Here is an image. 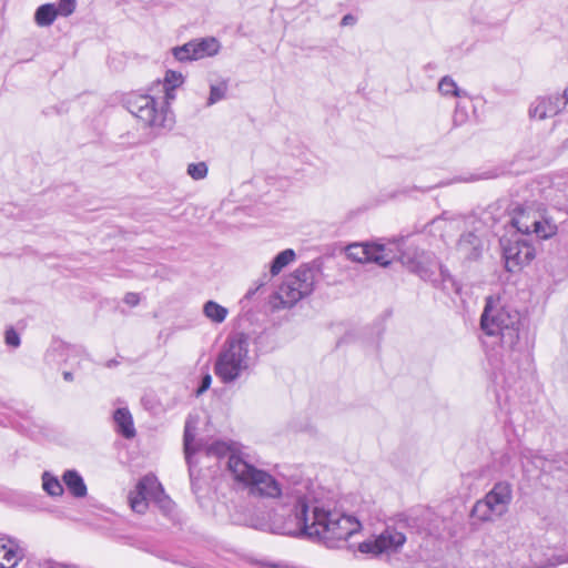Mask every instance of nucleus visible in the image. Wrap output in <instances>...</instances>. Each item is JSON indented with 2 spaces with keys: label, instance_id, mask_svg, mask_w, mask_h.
<instances>
[{
  "label": "nucleus",
  "instance_id": "obj_1",
  "mask_svg": "<svg viewBox=\"0 0 568 568\" xmlns=\"http://www.w3.org/2000/svg\"><path fill=\"white\" fill-rule=\"evenodd\" d=\"M232 478L248 489L250 495L260 498H293L294 518L300 532L315 539L327 548H341L349 537L362 529L361 521L351 515L331 511L318 505H310L306 499L308 483L296 479L284 486L275 477L256 468L241 455L233 454L226 462Z\"/></svg>",
  "mask_w": 568,
  "mask_h": 568
},
{
  "label": "nucleus",
  "instance_id": "obj_2",
  "mask_svg": "<svg viewBox=\"0 0 568 568\" xmlns=\"http://www.w3.org/2000/svg\"><path fill=\"white\" fill-rule=\"evenodd\" d=\"M480 328L486 335L498 336L501 348L507 351V361L517 362L527 349L523 316L516 308L501 303L499 297H486L480 316Z\"/></svg>",
  "mask_w": 568,
  "mask_h": 568
},
{
  "label": "nucleus",
  "instance_id": "obj_3",
  "mask_svg": "<svg viewBox=\"0 0 568 568\" xmlns=\"http://www.w3.org/2000/svg\"><path fill=\"white\" fill-rule=\"evenodd\" d=\"M182 83V74L169 70L165 73L163 83L165 100L158 101L148 94H131L125 101L126 109L146 126L171 129L174 123V116L169 108V101L175 98L174 90Z\"/></svg>",
  "mask_w": 568,
  "mask_h": 568
},
{
  "label": "nucleus",
  "instance_id": "obj_4",
  "mask_svg": "<svg viewBox=\"0 0 568 568\" xmlns=\"http://www.w3.org/2000/svg\"><path fill=\"white\" fill-rule=\"evenodd\" d=\"M419 519L410 515H399L392 523H387L384 529L358 544V551L373 558L382 555L398 554L407 540L406 532L419 531Z\"/></svg>",
  "mask_w": 568,
  "mask_h": 568
},
{
  "label": "nucleus",
  "instance_id": "obj_5",
  "mask_svg": "<svg viewBox=\"0 0 568 568\" xmlns=\"http://www.w3.org/2000/svg\"><path fill=\"white\" fill-rule=\"evenodd\" d=\"M250 341L244 333H234L227 337L214 365L215 375L230 384L239 379L250 368Z\"/></svg>",
  "mask_w": 568,
  "mask_h": 568
},
{
  "label": "nucleus",
  "instance_id": "obj_6",
  "mask_svg": "<svg viewBox=\"0 0 568 568\" xmlns=\"http://www.w3.org/2000/svg\"><path fill=\"white\" fill-rule=\"evenodd\" d=\"M197 420L193 418L192 416H189L185 426H184V436H183V446H184V454L185 459L190 468V476H193V455L195 453L204 454L206 457H215L217 459L227 457L230 458L231 455L235 454L231 446L223 440H214L212 443H200L197 445H193V440L195 437V429H196Z\"/></svg>",
  "mask_w": 568,
  "mask_h": 568
},
{
  "label": "nucleus",
  "instance_id": "obj_7",
  "mask_svg": "<svg viewBox=\"0 0 568 568\" xmlns=\"http://www.w3.org/2000/svg\"><path fill=\"white\" fill-rule=\"evenodd\" d=\"M532 535L524 529H514L507 539L508 554L493 562L491 567L483 568H529Z\"/></svg>",
  "mask_w": 568,
  "mask_h": 568
},
{
  "label": "nucleus",
  "instance_id": "obj_8",
  "mask_svg": "<svg viewBox=\"0 0 568 568\" xmlns=\"http://www.w3.org/2000/svg\"><path fill=\"white\" fill-rule=\"evenodd\" d=\"M399 260L409 272L418 275L424 281H429L437 285V260L433 253L408 246L400 253Z\"/></svg>",
  "mask_w": 568,
  "mask_h": 568
},
{
  "label": "nucleus",
  "instance_id": "obj_9",
  "mask_svg": "<svg viewBox=\"0 0 568 568\" xmlns=\"http://www.w3.org/2000/svg\"><path fill=\"white\" fill-rule=\"evenodd\" d=\"M347 256L356 262H374L381 266H388L395 258L392 250L377 243H354L347 246Z\"/></svg>",
  "mask_w": 568,
  "mask_h": 568
},
{
  "label": "nucleus",
  "instance_id": "obj_10",
  "mask_svg": "<svg viewBox=\"0 0 568 568\" xmlns=\"http://www.w3.org/2000/svg\"><path fill=\"white\" fill-rule=\"evenodd\" d=\"M506 270L515 272L535 257V248L523 240H501Z\"/></svg>",
  "mask_w": 568,
  "mask_h": 568
},
{
  "label": "nucleus",
  "instance_id": "obj_11",
  "mask_svg": "<svg viewBox=\"0 0 568 568\" xmlns=\"http://www.w3.org/2000/svg\"><path fill=\"white\" fill-rule=\"evenodd\" d=\"M159 487V480L153 475L142 477L133 491L129 495V503L133 511L144 514L149 501H152L153 490Z\"/></svg>",
  "mask_w": 568,
  "mask_h": 568
},
{
  "label": "nucleus",
  "instance_id": "obj_12",
  "mask_svg": "<svg viewBox=\"0 0 568 568\" xmlns=\"http://www.w3.org/2000/svg\"><path fill=\"white\" fill-rule=\"evenodd\" d=\"M568 104V90L562 95H550L548 98H538L530 106L529 114L532 118L544 120L558 114Z\"/></svg>",
  "mask_w": 568,
  "mask_h": 568
},
{
  "label": "nucleus",
  "instance_id": "obj_13",
  "mask_svg": "<svg viewBox=\"0 0 568 568\" xmlns=\"http://www.w3.org/2000/svg\"><path fill=\"white\" fill-rule=\"evenodd\" d=\"M27 549L14 537H0V568H16L26 557Z\"/></svg>",
  "mask_w": 568,
  "mask_h": 568
},
{
  "label": "nucleus",
  "instance_id": "obj_14",
  "mask_svg": "<svg viewBox=\"0 0 568 568\" xmlns=\"http://www.w3.org/2000/svg\"><path fill=\"white\" fill-rule=\"evenodd\" d=\"M484 498L489 503V507H493V510L501 517L508 511L513 499L511 485L507 481H498Z\"/></svg>",
  "mask_w": 568,
  "mask_h": 568
},
{
  "label": "nucleus",
  "instance_id": "obj_15",
  "mask_svg": "<svg viewBox=\"0 0 568 568\" xmlns=\"http://www.w3.org/2000/svg\"><path fill=\"white\" fill-rule=\"evenodd\" d=\"M321 271V265L316 261L310 264H303L290 276L293 285H296L305 295H310L314 290L315 276Z\"/></svg>",
  "mask_w": 568,
  "mask_h": 568
},
{
  "label": "nucleus",
  "instance_id": "obj_16",
  "mask_svg": "<svg viewBox=\"0 0 568 568\" xmlns=\"http://www.w3.org/2000/svg\"><path fill=\"white\" fill-rule=\"evenodd\" d=\"M459 256L467 261H476L483 252V241L474 232L463 233L457 242Z\"/></svg>",
  "mask_w": 568,
  "mask_h": 568
},
{
  "label": "nucleus",
  "instance_id": "obj_17",
  "mask_svg": "<svg viewBox=\"0 0 568 568\" xmlns=\"http://www.w3.org/2000/svg\"><path fill=\"white\" fill-rule=\"evenodd\" d=\"M546 558H549L547 568L568 562V541L564 544H551L548 537L542 541Z\"/></svg>",
  "mask_w": 568,
  "mask_h": 568
},
{
  "label": "nucleus",
  "instance_id": "obj_18",
  "mask_svg": "<svg viewBox=\"0 0 568 568\" xmlns=\"http://www.w3.org/2000/svg\"><path fill=\"white\" fill-rule=\"evenodd\" d=\"M113 422L116 432L126 439L135 436L136 432L133 425V418L128 408L121 407L114 410Z\"/></svg>",
  "mask_w": 568,
  "mask_h": 568
},
{
  "label": "nucleus",
  "instance_id": "obj_19",
  "mask_svg": "<svg viewBox=\"0 0 568 568\" xmlns=\"http://www.w3.org/2000/svg\"><path fill=\"white\" fill-rule=\"evenodd\" d=\"M62 480L70 494L75 498H83L88 494L87 485L82 476L74 469L65 470Z\"/></svg>",
  "mask_w": 568,
  "mask_h": 568
},
{
  "label": "nucleus",
  "instance_id": "obj_20",
  "mask_svg": "<svg viewBox=\"0 0 568 568\" xmlns=\"http://www.w3.org/2000/svg\"><path fill=\"white\" fill-rule=\"evenodd\" d=\"M538 215L537 212L520 209L513 216L511 223L519 233L528 235L531 234Z\"/></svg>",
  "mask_w": 568,
  "mask_h": 568
},
{
  "label": "nucleus",
  "instance_id": "obj_21",
  "mask_svg": "<svg viewBox=\"0 0 568 568\" xmlns=\"http://www.w3.org/2000/svg\"><path fill=\"white\" fill-rule=\"evenodd\" d=\"M305 295L300 291L296 285H293L292 280L288 277L280 287L278 298L285 307H292Z\"/></svg>",
  "mask_w": 568,
  "mask_h": 568
},
{
  "label": "nucleus",
  "instance_id": "obj_22",
  "mask_svg": "<svg viewBox=\"0 0 568 568\" xmlns=\"http://www.w3.org/2000/svg\"><path fill=\"white\" fill-rule=\"evenodd\" d=\"M192 41L194 45L193 52H195V59L197 60L206 57H213L217 54L220 50V42L213 37L195 39Z\"/></svg>",
  "mask_w": 568,
  "mask_h": 568
},
{
  "label": "nucleus",
  "instance_id": "obj_23",
  "mask_svg": "<svg viewBox=\"0 0 568 568\" xmlns=\"http://www.w3.org/2000/svg\"><path fill=\"white\" fill-rule=\"evenodd\" d=\"M59 14V10L54 3H45L36 10L34 21L39 27H49Z\"/></svg>",
  "mask_w": 568,
  "mask_h": 568
},
{
  "label": "nucleus",
  "instance_id": "obj_24",
  "mask_svg": "<svg viewBox=\"0 0 568 568\" xmlns=\"http://www.w3.org/2000/svg\"><path fill=\"white\" fill-rule=\"evenodd\" d=\"M529 556H530L529 568H547L549 558H546L545 548L542 547V541L537 540L534 536H532V547H530Z\"/></svg>",
  "mask_w": 568,
  "mask_h": 568
},
{
  "label": "nucleus",
  "instance_id": "obj_25",
  "mask_svg": "<svg viewBox=\"0 0 568 568\" xmlns=\"http://www.w3.org/2000/svg\"><path fill=\"white\" fill-rule=\"evenodd\" d=\"M470 516L480 521H490L500 517L495 513V510H493V507H489V503H487L485 498L475 503L470 511Z\"/></svg>",
  "mask_w": 568,
  "mask_h": 568
},
{
  "label": "nucleus",
  "instance_id": "obj_26",
  "mask_svg": "<svg viewBox=\"0 0 568 568\" xmlns=\"http://www.w3.org/2000/svg\"><path fill=\"white\" fill-rule=\"evenodd\" d=\"M296 257V254L294 250L286 248L282 252H280L272 261L270 265V273L271 276H275L281 273V271L288 265L291 262H293Z\"/></svg>",
  "mask_w": 568,
  "mask_h": 568
},
{
  "label": "nucleus",
  "instance_id": "obj_27",
  "mask_svg": "<svg viewBox=\"0 0 568 568\" xmlns=\"http://www.w3.org/2000/svg\"><path fill=\"white\" fill-rule=\"evenodd\" d=\"M204 315L214 323H222L227 316V308L214 301H207L203 306Z\"/></svg>",
  "mask_w": 568,
  "mask_h": 568
},
{
  "label": "nucleus",
  "instance_id": "obj_28",
  "mask_svg": "<svg viewBox=\"0 0 568 568\" xmlns=\"http://www.w3.org/2000/svg\"><path fill=\"white\" fill-rule=\"evenodd\" d=\"M152 501L156 504V506L162 510L164 515H170L174 509V503L164 493V489L160 481L159 487L153 490Z\"/></svg>",
  "mask_w": 568,
  "mask_h": 568
},
{
  "label": "nucleus",
  "instance_id": "obj_29",
  "mask_svg": "<svg viewBox=\"0 0 568 568\" xmlns=\"http://www.w3.org/2000/svg\"><path fill=\"white\" fill-rule=\"evenodd\" d=\"M42 487L45 493L52 497H58L63 494V486L60 480L51 475L49 471L42 474Z\"/></svg>",
  "mask_w": 568,
  "mask_h": 568
},
{
  "label": "nucleus",
  "instance_id": "obj_30",
  "mask_svg": "<svg viewBox=\"0 0 568 568\" xmlns=\"http://www.w3.org/2000/svg\"><path fill=\"white\" fill-rule=\"evenodd\" d=\"M557 231V226L538 215L532 232L539 239H549Z\"/></svg>",
  "mask_w": 568,
  "mask_h": 568
},
{
  "label": "nucleus",
  "instance_id": "obj_31",
  "mask_svg": "<svg viewBox=\"0 0 568 568\" xmlns=\"http://www.w3.org/2000/svg\"><path fill=\"white\" fill-rule=\"evenodd\" d=\"M193 50H194V45H193V41L191 40L181 47L173 48L172 53H173L174 58L176 60H179L180 62L193 61V60H196L195 52H193Z\"/></svg>",
  "mask_w": 568,
  "mask_h": 568
},
{
  "label": "nucleus",
  "instance_id": "obj_32",
  "mask_svg": "<svg viewBox=\"0 0 568 568\" xmlns=\"http://www.w3.org/2000/svg\"><path fill=\"white\" fill-rule=\"evenodd\" d=\"M438 90L444 95L460 97L462 93H463L457 88V84L455 83V81L450 77H448V75L442 78V80L438 83Z\"/></svg>",
  "mask_w": 568,
  "mask_h": 568
},
{
  "label": "nucleus",
  "instance_id": "obj_33",
  "mask_svg": "<svg viewBox=\"0 0 568 568\" xmlns=\"http://www.w3.org/2000/svg\"><path fill=\"white\" fill-rule=\"evenodd\" d=\"M227 90V84L225 82H221L219 84L211 85L210 97L207 99V105H213L216 102L224 99Z\"/></svg>",
  "mask_w": 568,
  "mask_h": 568
},
{
  "label": "nucleus",
  "instance_id": "obj_34",
  "mask_svg": "<svg viewBox=\"0 0 568 568\" xmlns=\"http://www.w3.org/2000/svg\"><path fill=\"white\" fill-rule=\"evenodd\" d=\"M209 172L207 165L205 162L190 163L187 165V174L193 180H203L206 178Z\"/></svg>",
  "mask_w": 568,
  "mask_h": 568
},
{
  "label": "nucleus",
  "instance_id": "obj_35",
  "mask_svg": "<svg viewBox=\"0 0 568 568\" xmlns=\"http://www.w3.org/2000/svg\"><path fill=\"white\" fill-rule=\"evenodd\" d=\"M38 568H79L72 564L60 562L50 558L39 559L37 562Z\"/></svg>",
  "mask_w": 568,
  "mask_h": 568
},
{
  "label": "nucleus",
  "instance_id": "obj_36",
  "mask_svg": "<svg viewBox=\"0 0 568 568\" xmlns=\"http://www.w3.org/2000/svg\"><path fill=\"white\" fill-rule=\"evenodd\" d=\"M468 120V112L466 106L457 103L453 115V123L455 126H460Z\"/></svg>",
  "mask_w": 568,
  "mask_h": 568
},
{
  "label": "nucleus",
  "instance_id": "obj_37",
  "mask_svg": "<svg viewBox=\"0 0 568 568\" xmlns=\"http://www.w3.org/2000/svg\"><path fill=\"white\" fill-rule=\"evenodd\" d=\"M59 10L60 16L69 17L71 16L77 7L75 0H59L58 6H55Z\"/></svg>",
  "mask_w": 568,
  "mask_h": 568
},
{
  "label": "nucleus",
  "instance_id": "obj_38",
  "mask_svg": "<svg viewBox=\"0 0 568 568\" xmlns=\"http://www.w3.org/2000/svg\"><path fill=\"white\" fill-rule=\"evenodd\" d=\"M437 268L439 270V277H440V282L443 284V288H448V286H447L448 283L452 285V287H454L455 281H454L453 276L450 275L448 268L445 267L444 265L439 264L438 262H437Z\"/></svg>",
  "mask_w": 568,
  "mask_h": 568
},
{
  "label": "nucleus",
  "instance_id": "obj_39",
  "mask_svg": "<svg viewBox=\"0 0 568 568\" xmlns=\"http://www.w3.org/2000/svg\"><path fill=\"white\" fill-rule=\"evenodd\" d=\"M4 337L7 345L12 347H18L20 345V336L13 328H8Z\"/></svg>",
  "mask_w": 568,
  "mask_h": 568
},
{
  "label": "nucleus",
  "instance_id": "obj_40",
  "mask_svg": "<svg viewBox=\"0 0 568 568\" xmlns=\"http://www.w3.org/2000/svg\"><path fill=\"white\" fill-rule=\"evenodd\" d=\"M212 384V376L206 373L202 376L200 385L197 389L195 390L196 396H201L203 393H205Z\"/></svg>",
  "mask_w": 568,
  "mask_h": 568
},
{
  "label": "nucleus",
  "instance_id": "obj_41",
  "mask_svg": "<svg viewBox=\"0 0 568 568\" xmlns=\"http://www.w3.org/2000/svg\"><path fill=\"white\" fill-rule=\"evenodd\" d=\"M270 280V276L264 273L260 280H258V283L256 285V287L254 290H248L247 293H246V297L250 298L253 294H255L262 286H264Z\"/></svg>",
  "mask_w": 568,
  "mask_h": 568
},
{
  "label": "nucleus",
  "instance_id": "obj_42",
  "mask_svg": "<svg viewBox=\"0 0 568 568\" xmlns=\"http://www.w3.org/2000/svg\"><path fill=\"white\" fill-rule=\"evenodd\" d=\"M140 302V297L136 293H126L125 296H124V303L130 305V306H136Z\"/></svg>",
  "mask_w": 568,
  "mask_h": 568
},
{
  "label": "nucleus",
  "instance_id": "obj_43",
  "mask_svg": "<svg viewBox=\"0 0 568 568\" xmlns=\"http://www.w3.org/2000/svg\"><path fill=\"white\" fill-rule=\"evenodd\" d=\"M357 19L355 16L351 14V13H347L345 14L342 20H341V26L342 27H348V26H354L356 23Z\"/></svg>",
  "mask_w": 568,
  "mask_h": 568
},
{
  "label": "nucleus",
  "instance_id": "obj_44",
  "mask_svg": "<svg viewBox=\"0 0 568 568\" xmlns=\"http://www.w3.org/2000/svg\"><path fill=\"white\" fill-rule=\"evenodd\" d=\"M63 378L67 381V382H71L73 381V374L71 372H64L63 373Z\"/></svg>",
  "mask_w": 568,
  "mask_h": 568
},
{
  "label": "nucleus",
  "instance_id": "obj_45",
  "mask_svg": "<svg viewBox=\"0 0 568 568\" xmlns=\"http://www.w3.org/2000/svg\"><path fill=\"white\" fill-rule=\"evenodd\" d=\"M254 527L264 530V529H266L267 524L266 523H261L258 525H254Z\"/></svg>",
  "mask_w": 568,
  "mask_h": 568
}]
</instances>
